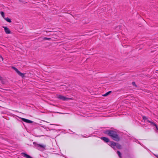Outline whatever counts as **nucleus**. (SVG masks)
<instances>
[{"mask_svg":"<svg viewBox=\"0 0 158 158\" xmlns=\"http://www.w3.org/2000/svg\"><path fill=\"white\" fill-rule=\"evenodd\" d=\"M104 133L110 136L114 140L118 141L119 140V138L118 135L116 134L115 132L110 130L105 131Z\"/></svg>","mask_w":158,"mask_h":158,"instance_id":"f257e3e1","label":"nucleus"},{"mask_svg":"<svg viewBox=\"0 0 158 158\" xmlns=\"http://www.w3.org/2000/svg\"><path fill=\"white\" fill-rule=\"evenodd\" d=\"M143 118L145 121H147V122H148L149 123H150L151 125L152 126H155L156 128V131H158V126H157L155 123H154L152 122L149 120H148L147 118L145 117H143Z\"/></svg>","mask_w":158,"mask_h":158,"instance_id":"f03ea898","label":"nucleus"},{"mask_svg":"<svg viewBox=\"0 0 158 158\" xmlns=\"http://www.w3.org/2000/svg\"><path fill=\"white\" fill-rule=\"evenodd\" d=\"M13 69L20 76H21L22 77H24L25 74L21 73L15 67H12Z\"/></svg>","mask_w":158,"mask_h":158,"instance_id":"7ed1b4c3","label":"nucleus"},{"mask_svg":"<svg viewBox=\"0 0 158 158\" xmlns=\"http://www.w3.org/2000/svg\"><path fill=\"white\" fill-rule=\"evenodd\" d=\"M3 28H4L6 34H10L11 33L10 31L7 27L3 26Z\"/></svg>","mask_w":158,"mask_h":158,"instance_id":"20e7f679","label":"nucleus"},{"mask_svg":"<svg viewBox=\"0 0 158 158\" xmlns=\"http://www.w3.org/2000/svg\"><path fill=\"white\" fill-rule=\"evenodd\" d=\"M108 144L113 148L115 146H117V144L115 143L112 141L110 142Z\"/></svg>","mask_w":158,"mask_h":158,"instance_id":"39448f33","label":"nucleus"},{"mask_svg":"<svg viewBox=\"0 0 158 158\" xmlns=\"http://www.w3.org/2000/svg\"><path fill=\"white\" fill-rule=\"evenodd\" d=\"M20 118L22 119L23 121L28 123H32V121L29 120L24 118Z\"/></svg>","mask_w":158,"mask_h":158,"instance_id":"423d86ee","label":"nucleus"},{"mask_svg":"<svg viewBox=\"0 0 158 158\" xmlns=\"http://www.w3.org/2000/svg\"><path fill=\"white\" fill-rule=\"evenodd\" d=\"M56 98H58L59 99H71V98H66L60 95H57Z\"/></svg>","mask_w":158,"mask_h":158,"instance_id":"0eeeda50","label":"nucleus"},{"mask_svg":"<svg viewBox=\"0 0 158 158\" xmlns=\"http://www.w3.org/2000/svg\"><path fill=\"white\" fill-rule=\"evenodd\" d=\"M101 139L103 140L105 142L107 143L109 142V139L105 137H102Z\"/></svg>","mask_w":158,"mask_h":158,"instance_id":"6e6552de","label":"nucleus"},{"mask_svg":"<svg viewBox=\"0 0 158 158\" xmlns=\"http://www.w3.org/2000/svg\"><path fill=\"white\" fill-rule=\"evenodd\" d=\"M111 92H112V91H109L106 93L105 94L102 95V96H104V97L106 96H108V95H109L111 93Z\"/></svg>","mask_w":158,"mask_h":158,"instance_id":"1a4fd4ad","label":"nucleus"},{"mask_svg":"<svg viewBox=\"0 0 158 158\" xmlns=\"http://www.w3.org/2000/svg\"><path fill=\"white\" fill-rule=\"evenodd\" d=\"M37 146L38 147H40V148H43V149L45 148V147H46L45 145H44V144H42V145L37 144Z\"/></svg>","mask_w":158,"mask_h":158,"instance_id":"9d476101","label":"nucleus"},{"mask_svg":"<svg viewBox=\"0 0 158 158\" xmlns=\"http://www.w3.org/2000/svg\"><path fill=\"white\" fill-rule=\"evenodd\" d=\"M4 19L8 22L11 23V22L10 19L8 18H5Z\"/></svg>","mask_w":158,"mask_h":158,"instance_id":"9b49d317","label":"nucleus"},{"mask_svg":"<svg viewBox=\"0 0 158 158\" xmlns=\"http://www.w3.org/2000/svg\"><path fill=\"white\" fill-rule=\"evenodd\" d=\"M23 156L25 157H26L27 158H31V157L29 155L26 154H23Z\"/></svg>","mask_w":158,"mask_h":158,"instance_id":"f8f14e48","label":"nucleus"},{"mask_svg":"<svg viewBox=\"0 0 158 158\" xmlns=\"http://www.w3.org/2000/svg\"><path fill=\"white\" fill-rule=\"evenodd\" d=\"M43 39L44 40H51V38H47V37H44Z\"/></svg>","mask_w":158,"mask_h":158,"instance_id":"ddd939ff","label":"nucleus"},{"mask_svg":"<svg viewBox=\"0 0 158 158\" xmlns=\"http://www.w3.org/2000/svg\"><path fill=\"white\" fill-rule=\"evenodd\" d=\"M1 15H2V16L3 18H4L5 15H4V12H3L2 11V12H1Z\"/></svg>","mask_w":158,"mask_h":158,"instance_id":"4468645a","label":"nucleus"},{"mask_svg":"<svg viewBox=\"0 0 158 158\" xmlns=\"http://www.w3.org/2000/svg\"><path fill=\"white\" fill-rule=\"evenodd\" d=\"M117 153L118 155V156L120 157H121V154L120 153L119 151H117Z\"/></svg>","mask_w":158,"mask_h":158,"instance_id":"2eb2a0df","label":"nucleus"},{"mask_svg":"<svg viewBox=\"0 0 158 158\" xmlns=\"http://www.w3.org/2000/svg\"><path fill=\"white\" fill-rule=\"evenodd\" d=\"M132 84L133 85H134L135 86H136V87L137 86L135 84V83L134 82H132Z\"/></svg>","mask_w":158,"mask_h":158,"instance_id":"dca6fc26","label":"nucleus"},{"mask_svg":"<svg viewBox=\"0 0 158 158\" xmlns=\"http://www.w3.org/2000/svg\"><path fill=\"white\" fill-rule=\"evenodd\" d=\"M0 58H2V60H3V58H2V56H0Z\"/></svg>","mask_w":158,"mask_h":158,"instance_id":"f3484780","label":"nucleus"},{"mask_svg":"<svg viewBox=\"0 0 158 158\" xmlns=\"http://www.w3.org/2000/svg\"><path fill=\"white\" fill-rule=\"evenodd\" d=\"M156 156L157 158H158V156Z\"/></svg>","mask_w":158,"mask_h":158,"instance_id":"a211bd4d","label":"nucleus"}]
</instances>
